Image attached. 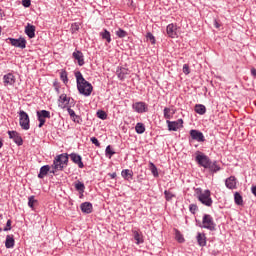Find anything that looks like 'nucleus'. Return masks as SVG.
<instances>
[{"label":"nucleus","instance_id":"1","mask_svg":"<svg viewBox=\"0 0 256 256\" xmlns=\"http://www.w3.org/2000/svg\"><path fill=\"white\" fill-rule=\"evenodd\" d=\"M195 161L200 167L208 169L210 173H217V171H221V167L217 165V161H211V158L202 152H196Z\"/></svg>","mask_w":256,"mask_h":256},{"label":"nucleus","instance_id":"2","mask_svg":"<svg viewBox=\"0 0 256 256\" xmlns=\"http://www.w3.org/2000/svg\"><path fill=\"white\" fill-rule=\"evenodd\" d=\"M75 77L79 94L84 95V97H89L91 93H93V85L85 80L80 71L75 73Z\"/></svg>","mask_w":256,"mask_h":256},{"label":"nucleus","instance_id":"3","mask_svg":"<svg viewBox=\"0 0 256 256\" xmlns=\"http://www.w3.org/2000/svg\"><path fill=\"white\" fill-rule=\"evenodd\" d=\"M196 195L198 201L205 205L206 207H211L213 205V199H211V191L210 190H203L201 188L196 189Z\"/></svg>","mask_w":256,"mask_h":256},{"label":"nucleus","instance_id":"4","mask_svg":"<svg viewBox=\"0 0 256 256\" xmlns=\"http://www.w3.org/2000/svg\"><path fill=\"white\" fill-rule=\"evenodd\" d=\"M69 163V155L67 154H60L55 157L53 164L51 165L52 169H59L63 171L65 166Z\"/></svg>","mask_w":256,"mask_h":256},{"label":"nucleus","instance_id":"5","mask_svg":"<svg viewBox=\"0 0 256 256\" xmlns=\"http://www.w3.org/2000/svg\"><path fill=\"white\" fill-rule=\"evenodd\" d=\"M202 229H208V231H215V222L213 221V217L209 214H205L202 219V225L200 226Z\"/></svg>","mask_w":256,"mask_h":256},{"label":"nucleus","instance_id":"6","mask_svg":"<svg viewBox=\"0 0 256 256\" xmlns=\"http://www.w3.org/2000/svg\"><path fill=\"white\" fill-rule=\"evenodd\" d=\"M19 117H20V127L24 129V131H29L30 129V120H29V114L27 112L21 110L19 112Z\"/></svg>","mask_w":256,"mask_h":256},{"label":"nucleus","instance_id":"7","mask_svg":"<svg viewBox=\"0 0 256 256\" xmlns=\"http://www.w3.org/2000/svg\"><path fill=\"white\" fill-rule=\"evenodd\" d=\"M37 119L39 121L38 127L41 129L45 125L46 119H51V112L47 110H39L36 112Z\"/></svg>","mask_w":256,"mask_h":256},{"label":"nucleus","instance_id":"8","mask_svg":"<svg viewBox=\"0 0 256 256\" xmlns=\"http://www.w3.org/2000/svg\"><path fill=\"white\" fill-rule=\"evenodd\" d=\"M8 40L13 47H18V49H25V47H27V40H25V38H8Z\"/></svg>","mask_w":256,"mask_h":256},{"label":"nucleus","instance_id":"9","mask_svg":"<svg viewBox=\"0 0 256 256\" xmlns=\"http://www.w3.org/2000/svg\"><path fill=\"white\" fill-rule=\"evenodd\" d=\"M132 109L136 113H147L149 111V108L147 106V103L145 102H136L132 104Z\"/></svg>","mask_w":256,"mask_h":256},{"label":"nucleus","instance_id":"10","mask_svg":"<svg viewBox=\"0 0 256 256\" xmlns=\"http://www.w3.org/2000/svg\"><path fill=\"white\" fill-rule=\"evenodd\" d=\"M166 123L168 125L169 131H177L178 129H181V127H183V119L181 118L176 121L167 120Z\"/></svg>","mask_w":256,"mask_h":256},{"label":"nucleus","instance_id":"11","mask_svg":"<svg viewBox=\"0 0 256 256\" xmlns=\"http://www.w3.org/2000/svg\"><path fill=\"white\" fill-rule=\"evenodd\" d=\"M190 137L193 141H198V143H205V136L203 132L199 130H190Z\"/></svg>","mask_w":256,"mask_h":256},{"label":"nucleus","instance_id":"12","mask_svg":"<svg viewBox=\"0 0 256 256\" xmlns=\"http://www.w3.org/2000/svg\"><path fill=\"white\" fill-rule=\"evenodd\" d=\"M71 98L67 97V94H61L58 99V107L60 109H67V105H69Z\"/></svg>","mask_w":256,"mask_h":256},{"label":"nucleus","instance_id":"13","mask_svg":"<svg viewBox=\"0 0 256 256\" xmlns=\"http://www.w3.org/2000/svg\"><path fill=\"white\" fill-rule=\"evenodd\" d=\"M8 135L10 139H13L16 145L21 146L23 145V138L17 133V131H8Z\"/></svg>","mask_w":256,"mask_h":256},{"label":"nucleus","instance_id":"14","mask_svg":"<svg viewBox=\"0 0 256 256\" xmlns=\"http://www.w3.org/2000/svg\"><path fill=\"white\" fill-rule=\"evenodd\" d=\"M69 157H70L71 161H73V163H75V165H78L79 169H83V167H85V165L83 164L81 155L72 153L69 155Z\"/></svg>","mask_w":256,"mask_h":256},{"label":"nucleus","instance_id":"15","mask_svg":"<svg viewBox=\"0 0 256 256\" xmlns=\"http://www.w3.org/2000/svg\"><path fill=\"white\" fill-rule=\"evenodd\" d=\"M72 57L78 61L79 67H83L85 65V59L83 58V52L76 50L73 52Z\"/></svg>","mask_w":256,"mask_h":256},{"label":"nucleus","instance_id":"16","mask_svg":"<svg viewBox=\"0 0 256 256\" xmlns=\"http://www.w3.org/2000/svg\"><path fill=\"white\" fill-rule=\"evenodd\" d=\"M116 75L120 81H124L129 75V69L120 67L116 70Z\"/></svg>","mask_w":256,"mask_h":256},{"label":"nucleus","instance_id":"17","mask_svg":"<svg viewBox=\"0 0 256 256\" xmlns=\"http://www.w3.org/2000/svg\"><path fill=\"white\" fill-rule=\"evenodd\" d=\"M225 185L227 189H237V178H235V176H230L225 180Z\"/></svg>","mask_w":256,"mask_h":256},{"label":"nucleus","instance_id":"18","mask_svg":"<svg viewBox=\"0 0 256 256\" xmlns=\"http://www.w3.org/2000/svg\"><path fill=\"white\" fill-rule=\"evenodd\" d=\"M166 32L168 37L175 39V37H177V26H175V24H169L166 28Z\"/></svg>","mask_w":256,"mask_h":256},{"label":"nucleus","instance_id":"19","mask_svg":"<svg viewBox=\"0 0 256 256\" xmlns=\"http://www.w3.org/2000/svg\"><path fill=\"white\" fill-rule=\"evenodd\" d=\"M52 167L49 165H44L40 168V172L38 174V179H45L47 175H49V171H51Z\"/></svg>","mask_w":256,"mask_h":256},{"label":"nucleus","instance_id":"20","mask_svg":"<svg viewBox=\"0 0 256 256\" xmlns=\"http://www.w3.org/2000/svg\"><path fill=\"white\" fill-rule=\"evenodd\" d=\"M4 85H15V75L8 73L3 76Z\"/></svg>","mask_w":256,"mask_h":256},{"label":"nucleus","instance_id":"21","mask_svg":"<svg viewBox=\"0 0 256 256\" xmlns=\"http://www.w3.org/2000/svg\"><path fill=\"white\" fill-rule=\"evenodd\" d=\"M80 209L82 213H86L89 215V213L93 212V204H91L90 202H84L80 205Z\"/></svg>","mask_w":256,"mask_h":256},{"label":"nucleus","instance_id":"22","mask_svg":"<svg viewBox=\"0 0 256 256\" xmlns=\"http://www.w3.org/2000/svg\"><path fill=\"white\" fill-rule=\"evenodd\" d=\"M5 247L6 249H13V247H15V238H13V236H6Z\"/></svg>","mask_w":256,"mask_h":256},{"label":"nucleus","instance_id":"23","mask_svg":"<svg viewBox=\"0 0 256 256\" xmlns=\"http://www.w3.org/2000/svg\"><path fill=\"white\" fill-rule=\"evenodd\" d=\"M25 33L28 35L29 39H33V37H35V26L28 24L25 27Z\"/></svg>","mask_w":256,"mask_h":256},{"label":"nucleus","instance_id":"24","mask_svg":"<svg viewBox=\"0 0 256 256\" xmlns=\"http://www.w3.org/2000/svg\"><path fill=\"white\" fill-rule=\"evenodd\" d=\"M197 242L200 247H205V245H207V238L205 237V234L198 233Z\"/></svg>","mask_w":256,"mask_h":256},{"label":"nucleus","instance_id":"25","mask_svg":"<svg viewBox=\"0 0 256 256\" xmlns=\"http://www.w3.org/2000/svg\"><path fill=\"white\" fill-rule=\"evenodd\" d=\"M100 37L104 39V41H107V43H111V32H109V30L104 29L100 32Z\"/></svg>","mask_w":256,"mask_h":256},{"label":"nucleus","instance_id":"26","mask_svg":"<svg viewBox=\"0 0 256 256\" xmlns=\"http://www.w3.org/2000/svg\"><path fill=\"white\" fill-rule=\"evenodd\" d=\"M195 112L198 113V115H205V113H207V108L203 104H196Z\"/></svg>","mask_w":256,"mask_h":256},{"label":"nucleus","instance_id":"27","mask_svg":"<svg viewBox=\"0 0 256 256\" xmlns=\"http://www.w3.org/2000/svg\"><path fill=\"white\" fill-rule=\"evenodd\" d=\"M121 175L127 181H129V179H133V171L132 170L124 169V170H122Z\"/></svg>","mask_w":256,"mask_h":256},{"label":"nucleus","instance_id":"28","mask_svg":"<svg viewBox=\"0 0 256 256\" xmlns=\"http://www.w3.org/2000/svg\"><path fill=\"white\" fill-rule=\"evenodd\" d=\"M134 239L136 241L137 245H141L143 243V235L139 233V231L135 230L133 231Z\"/></svg>","mask_w":256,"mask_h":256},{"label":"nucleus","instance_id":"29","mask_svg":"<svg viewBox=\"0 0 256 256\" xmlns=\"http://www.w3.org/2000/svg\"><path fill=\"white\" fill-rule=\"evenodd\" d=\"M135 131L138 133V135H143L145 133V124L144 123H137L135 126Z\"/></svg>","mask_w":256,"mask_h":256},{"label":"nucleus","instance_id":"30","mask_svg":"<svg viewBox=\"0 0 256 256\" xmlns=\"http://www.w3.org/2000/svg\"><path fill=\"white\" fill-rule=\"evenodd\" d=\"M149 169L153 177H159V171L157 170V166H155L153 162H149Z\"/></svg>","mask_w":256,"mask_h":256},{"label":"nucleus","instance_id":"31","mask_svg":"<svg viewBox=\"0 0 256 256\" xmlns=\"http://www.w3.org/2000/svg\"><path fill=\"white\" fill-rule=\"evenodd\" d=\"M76 191H79V193H85V184L81 181H78L74 185Z\"/></svg>","mask_w":256,"mask_h":256},{"label":"nucleus","instance_id":"32","mask_svg":"<svg viewBox=\"0 0 256 256\" xmlns=\"http://www.w3.org/2000/svg\"><path fill=\"white\" fill-rule=\"evenodd\" d=\"M234 201L236 205H243V196L239 192H235Z\"/></svg>","mask_w":256,"mask_h":256},{"label":"nucleus","instance_id":"33","mask_svg":"<svg viewBox=\"0 0 256 256\" xmlns=\"http://www.w3.org/2000/svg\"><path fill=\"white\" fill-rule=\"evenodd\" d=\"M116 35H117V37H119L120 39H123V38L127 37L128 33H127V31H125V30L119 28V29L116 31Z\"/></svg>","mask_w":256,"mask_h":256},{"label":"nucleus","instance_id":"34","mask_svg":"<svg viewBox=\"0 0 256 256\" xmlns=\"http://www.w3.org/2000/svg\"><path fill=\"white\" fill-rule=\"evenodd\" d=\"M60 79L63 81L65 85L69 83V78H67V71L64 70L60 73Z\"/></svg>","mask_w":256,"mask_h":256},{"label":"nucleus","instance_id":"35","mask_svg":"<svg viewBox=\"0 0 256 256\" xmlns=\"http://www.w3.org/2000/svg\"><path fill=\"white\" fill-rule=\"evenodd\" d=\"M164 195H165V199L166 201H171V199H173V197H175V194H173L171 191L169 190H165L164 191Z\"/></svg>","mask_w":256,"mask_h":256},{"label":"nucleus","instance_id":"36","mask_svg":"<svg viewBox=\"0 0 256 256\" xmlns=\"http://www.w3.org/2000/svg\"><path fill=\"white\" fill-rule=\"evenodd\" d=\"M35 203H37V200L35 199V196H30L28 198V206L33 209L35 207Z\"/></svg>","mask_w":256,"mask_h":256},{"label":"nucleus","instance_id":"37","mask_svg":"<svg viewBox=\"0 0 256 256\" xmlns=\"http://www.w3.org/2000/svg\"><path fill=\"white\" fill-rule=\"evenodd\" d=\"M146 39H147V41H150V43L152 45H155V36H153V34L151 32H148L146 34Z\"/></svg>","mask_w":256,"mask_h":256},{"label":"nucleus","instance_id":"38","mask_svg":"<svg viewBox=\"0 0 256 256\" xmlns=\"http://www.w3.org/2000/svg\"><path fill=\"white\" fill-rule=\"evenodd\" d=\"M176 240L178 243H185V238H183V235L181 232H179V230L176 231Z\"/></svg>","mask_w":256,"mask_h":256},{"label":"nucleus","instance_id":"39","mask_svg":"<svg viewBox=\"0 0 256 256\" xmlns=\"http://www.w3.org/2000/svg\"><path fill=\"white\" fill-rule=\"evenodd\" d=\"M97 117H98V119L105 120V119H107V113L103 110H99L97 112Z\"/></svg>","mask_w":256,"mask_h":256},{"label":"nucleus","instance_id":"40","mask_svg":"<svg viewBox=\"0 0 256 256\" xmlns=\"http://www.w3.org/2000/svg\"><path fill=\"white\" fill-rule=\"evenodd\" d=\"M106 155H109V159H111V157H113V155H115V151H113V149H111V145L106 147Z\"/></svg>","mask_w":256,"mask_h":256},{"label":"nucleus","instance_id":"41","mask_svg":"<svg viewBox=\"0 0 256 256\" xmlns=\"http://www.w3.org/2000/svg\"><path fill=\"white\" fill-rule=\"evenodd\" d=\"M171 108H168V107H166V108H164V118L165 119H171Z\"/></svg>","mask_w":256,"mask_h":256},{"label":"nucleus","instance_id":"42","mask_svg":"<svg viewBox=\"0 0 256 256\" xmlns=\"http://www.w3.org/2000/svg\"><path fill=\"white\" fill-rule=\"evenodd\" d=\"M197 209H198L197 204H190L189 205V211L193 215H195V213H197Z\"/></svg>","mask_w":256,"mask_h":256},{"label":"nucleus","instance_id":"43","mask_svg":"<svg viewBox=\"0 0 256 256\" xmlns=\"http://www.w3.org/2000/svg\"><path fill=\"white\" fill-rule=\"evenodd\" d=\"M91 143H93V145H95L96 147H101V143L99 142V140L96 137H92L90 138Z\"/></svg>","mask_w":256,"mask_h":256},{"label":"nucleus","instance_id":"44","mask_svg":"<svg viewBox=\"0 0 256 256\" xmlns=\"http://www.w3.org/2000/svg\"><path fill=\"white\" fill-rule=\"evenodd\" d=\"M72 33H77L79 31V23H73L71 26Z\"/></svg>","mask_w":256,"mask_h":256},{"label":"nucleus","instance_id":"45","mask_svg":"<svg viewBox=\"0 0 256 256\" xmlns=\"http://www.w3.org/2000/svg\"><path fill=\"white\" fill-rule=\"evenodd\" d=\"M183 73L185 75H189L191 73L190 69H189V64H184L183 65Z\"/></svg>","mask_w":256,"mask_h":256},{"label":"nucleus","instance_id":"46","mask_svg":"<svg viewBox=\"0 0 256 256\" xmlns=\"http://www.w3.org/2000/svg\"><path fill=\"white\" fill-rule=\"evenodd\" d=\"M72 119H73L74 123H78V124H81V122L83 121L81 119V116H79L77 114L74 117H72Z\"/></svg>","mask_w":256,"mask_h":256},{"label":"nucleus","instance_id":"47","mask_svg":"<svg viewBox=\"0 0 256 256\" xmlns=\"http://www.w3.org/2000/svg\"><path fill=\"white\" fill-rule=\"evenodd\" d=\"M11 219L7 220L6 227H4L3 231H11Z\"/></svg>","mask_w":256,"mask_h":256},{"label":"nucleus","instance_id":"48","mask_svg":"<svg viewBox=\"0 0 256 256\" xmlns=\"http://www.w3.org/2000/svg\"><path fill=\"white\" fill-rule=\"evenodd\" d=\"M23 7H31V0H22Z\"/></svg>","mask_w":256,"mask_h":256},{"label":"nucleus","instance_id":"49","mask_svg":"<svg viewBox=\"0 0 256 256\" xmlns=\"http://www.w3.org/2000/svg\"><path fill=\"white\" fill-rule=\"evenodd\" d=\"M68 114L71 118L75 117L77 114H75V111L71 109L70 107L67 108Z\"/></svg>","mask_w":256,"mask_h":256},{"label":"nucleus","instance_id":"50","mask_svg":"<svg viewBox=\"0 0 256 256\" xmlns=\"http://www.w3.org/2000/svg\"><path fill=\"white\" fill-rule=\"evenodd\" d=\"M57 171H60L59 169H55V168H50V171L48 173H50L51 175H56Z\"/></svg>","mask_w":256,"mask_h":256},{"label":"nucleus","instance_id":"51","mask_svg":"<svg viewBox=\"0 0 256 256\" xmlns=\"http://www.w3.org/2000/svg\"><path fill=\"white\" fill-rule=\"evenodd\" d=\"M214 25H215L216 29H219V27H221V25L219 24V22L217 20H214Z\"/></svg>","mask_w":256,"mask_h":256},{"label":"nucleus","instance_id":"52","mask_svg":"<svg viewBox=\"0 0 256 256\" xmlns=\"http://www.w3.org/2000/svg\"><path fill=\"white\" fill-rule=\"evenodd\" d=\"M251 191H252L253 195L256 196V185L252 186Z\"/></svg>","mask_w":256,"mask_h":256},{"label":"nucleus","instance_id":"53","mask_svg":"<svg viewBox=\"0 0 256 256\" xmlns=\"http://www.w3.org/2000/svg\"><path fill=\"white\" fill-rule=\"evenodd\" d=\"M109 176L111 177V179H115V177H117V173H111V174H109Z\"/></svg>","mask_w":256,"mask_h":256},{"label":"nucleus","instance_id":"54","mask_svg":"<svg viewBox=\"0 0 256 256\" xmlns=\"http://www.w3.org/2000/svg\"><path fill=\"white\" fill-rule=\"evenodd\" d=\"M0 17H5V13L3 12V9L0 8Z\"/></svg>","mask_w":256,"mask_h":256},{"label":"nucleus","instance_id":"55","mask_svg":"<svg viewBox=\"0 0 256 256\" xmlns=\"http://www.w3.org/2000/svg\"><path fill=\"white\" fill-rule=\"evenodd\" d=\"M2 147H3V140H1L0 138V149H2Z\"/></svg>","mask_w":256,"mask_h":256},{"label":"nucleus","instance_id":"56","mask_svg":"<svg viewBox=\"0 0 256 256\" xmlns=\"http://www.w3.org/2000/svg\"><path fill=\"white\" fill-rule=\"evenodd\" d=\"M55 91H56L57 93H59V87H56V88H55Z\"/></svg>","mask_w":256,"mask_h":256},{"label":"nucleus","instance_id":"57","mask_svg":"<svg viewBox=\"0 0 256 256\" xmlns=\"http://www.w3.org/2000/svg\"><path fill=\"white\" fill-rule=\"evenodd\" d=\"M1 231H3V229H2V228H0V233H1Z\"/></svg>","mask_w":256,"mask_h":256}]
</instances>
